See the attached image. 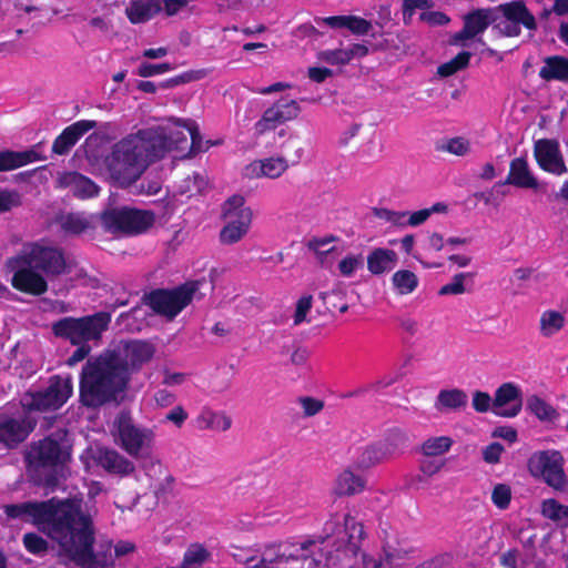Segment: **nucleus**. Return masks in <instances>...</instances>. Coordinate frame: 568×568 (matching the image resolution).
<instances>
[{
	"instance_id": "41",
	"label": "nucleus",
	"mask_w": 568,
	"mask_h": 568,
	"mask_svg": "<svg viewBox=\"0 0 568 568\" xmlns=\"http://www.w3.org/2000/svg\"><path fill=\"white\" fill-rule=\"evenodd\" d=\"M211 558V552L199 542L191 544L184 552L183 567H199Z\"/></svg>"
},
{
	"instance_id": "14",
	"label": "nucleus",
	"mask_w": 568,
	"mask_h": 568,
	"mask_svg": "<svg viewBox=\"0 0 568 568\" xmlns=\"http://www.w3.org/2000/svg\"><path fill=\"white\" fill-rule=\"evenodd\" d=\"M37 422L24 416L16 418L8 414L0 415V450H12L18 448L28 439L36 428Z\"/></svg>"
},
{
	"instance_id": "60",
	"label": "nucleus",
	"mask_w": 568,
	"mask_h": 568,
	"mask_svg": "<svg viewBox=\"0 0 568 568\" xmlns=\"http://www.w3.org/2000/svg\"><path fill=\"white\" fill-rule=\"evenodd\" d=\"M422 459L418 465L419 471L427 477H433L438 474L445 466V460Z\"/></svg>"
},
{
	"instance_id": "23",
	"label": "nucleus",
	"mask_w": 568,
	"mask_h": 568,
	"mask_svg": "<svg viewBox=\"0 0 568 568\" xmlns=\"http://www.w3.org/2000/svg\"><path fill=\"white\" fill-rule=\"evenodd\" d=\"M55 222L61 232L69 236H79L93 229L90 216L84 212H67L57 215Z\"/></svg>"
},
{
	"instance_id": "44",
	"label": "nucleus",
	"mask_w": 568,
	"mask_h": 568,
	"mask_svg": "<svg viewBox=\"0 0 568 568\" xmlns=\"http://www.w3.org/2000/svg\"><path fill=\"white\" fill-rule=\"evenodd\" d=\"M206 186V181L202 174L194 172L187 175L179 185V193L186 194L187 197L200 194Z\"/></svg>"
},
{
	"instance_id": "16",
	"label": "nucleus",
	"mask_w": 568,
	"mask_h": 568,
	"mask_svg": "<svg viewBox=\"0 0 568 568\" xmlns=\"http://www.w3.org/2000/svg\"><path fill=\"white\" fill-rule=\"evenodd\" d=\"M523 408L520 388L511 382L501 384L495 392L493 413L500 417H516Z\"/></svg>"
},
{
	"instance_id": "4",
	"label": "nucleus",
	"mask_w": 568,
	"mask_h": 568,
	"mask_svg": "<svg viewBox=\"0 0 568 568\" xmlns=\"http://www.w3.org/2000/svg\"><path fill=\"white\" fill-rule=\"evenodd\" d=\"M72 443L65 429H58L33 442L24 457L29 474L38 485L55 487L57 475L72 460Z\"/></svg>"
},
{
	"instance_id": "2",
	"label": "nucleus",
	"mask_w": 568,
	"mask_h": 568,
	"mask_svg": "<svg viewBox=\"0 0 568 568\" xmlns=\"http://www.w3.org/2000/svg\"><path fill=\"white\" fill-rule=\"evenodd\" d=\"M162 143L161 138L148 129L122 138L104 160L110 176L120 186L132 185L150 164L161 160Z\"/></svg>"
},
{
	"instance_id": "48",
	"label": "nucleus",
	"mask_w": 568,
	"mask_h": 568,
	"mask_svg": "<svg viewBox=\"0 0 568 568\" xmlns=\"http://www.w3.org/2000/svg\"><path fill=\"white\" fill-rule=\"evenodd\" d=\"M337 241V236L335 235H327L324 237H313L311 239L306 246L308 250L313 251L317 257V260L321 263H324V258L334 251V247H331L328 250H324V246Z\"/></svg>"
},
{
	"instance_id": "52",
	"label": "nucleus",
	"mask_w": 568,
	"mask_h": 568,
	"mask_svg": "<svg viewBox=\"0 0 568 568\" xmlns=\"http://www.w3.org/2000/svg\"><path fill=\"white\" fill-rule=\"evenodd\" d=\"M174 67L169 62L163 63H150V62H142L136 71V74L141 78H150L158 74H162L169 71H172Z\"/></svg>"
},
{
	"instance_id": "53",
	"label": "nucleus",
	"mask_w": 568,
	"mask_h": 568,
	"mask_svg": "<svg viewBox=\"0 0 568 568\" xmlns=\"http://www.w3.org/2000/svg\"><path fill=\"white\" fill-rule=\"evenodd\" d=\"M320 58L332 65H345L351 61L346 49L325 50L321 52Z\"/></svg>"
},
{
	"instance_id": "27",
	"label": "nucleus",
	"mask_w": 568,
	"mask_h": 568,
	"mask_svg": "<svg viewBox=\"0 0 568 568\" xmlns=\"http://www.w3.org/2000/svg\"><path fill=\"white\" fill-rule=\"evenodd\" d=\"M539 77L545 81H559L568 83V58L549 55L544 59Z\"/></svg>"
},
{
	"instance_id": "30",
	"label": "nucleus",
	"mask_w": 568,
	"mask_h": 568,
	"mask_svg": "<svg viewBox=\"0 0 568 568\" xmlns=\"http://www.w3.org/2000/svg\"><path fill=\"white\" fill-rule=\"evenodd\" d=\"M397 254L388 248H375L367 256V268L374 275H381L394 267Z\"/></svg>"
},
{
	"instance_id": "24",
	"label": "nucleus",
	"mask_w": 568,
	"mask_h": 568,
	"mask_svg": "<svg viewBox=\"0 0 568 568\" xmlns=\"http://www.w3.org/2000/svg\"><path fill=\"white\" fill-rule=\"evenodd\" d=\"M162 11V0H131L125 14L132 24L145 23Z\"/></svg>"
},
{
	"instance_id": "36",
	"label": "nucleus",
	"mask_w": 568,
	"mask_h": 568,
	"mask_svg": "<svg viewBox=\"0 0 568 568\" xmlns=\"http://www.w3.org/2000/svg\"><path fill=\"white\" fill-rule=\"evenodd\" d=\"M388 454L387 447L384 445H371L365 447L357 457V466L362 469L371 468L382 463Z\"/></svg>"
},
{
	"instance_id": "57",
	"label": "nucleus",
	"mask_w": 568,
	"mask_h": 568,
	"mask_svg": "<svg viewBox=\"0 0 568 568\" xmlns=\"http://www.w3.org/2000/svg\"><path fill=\"white\" fill-rule=\"evenodd\" d=\"M362 264V255H347L338 263V270L343 276L351 277Z\"/></svg>"
},
{
	"instance_id": "45",
	"label": "nucleus",
	"mask_w": 568,
	"mask_h": 568,
	"mask_svg": "<svg viewBox=\"0 0 568 568\" xmlns=\"http://www.w3.org/2000/svg\"><path fill=\"white\" fill-rule=\"evenodd\" d=\"M474 273L467 272V273H458L454 275L450 283L443 285L438 294L444 295H460L466 292L465 287V281L470 280L473 282Z\"/></svg>"
},
{
	"instance_id": "32",
	"label": "nucleus",
	"mask_w": 568,
	"mask_h": 568,
	"mask_svg": "<svg viewBox=\"0 0 568 568\" xmlns=\"http://www.w3.org/2000/svg\"><path fill=\"white\" fill-rule=\"evenodd\" d=\"M148 130L154 131L163 142L161 159H163L170 151L174 150L182 152L189 148L187 138L182 131H172L168 133L162 126L148 128Z\"/></svg>"
},
{
	"instance_id": "47",
	"label": "nucleus",
	"mask_w": 568,
	"mask_h": 568,
	"mask_svg": "<svg viewBox=\"0 0 568 568\" xmlns=\"http://www.w3.org/2000/svg\"><path fill=\"white\" fill-rule=\"evenodd\" d=\"M185 128L187 129L191 138L187 154L192 156L197 153L207 151L210 148V141H203L197 125L194 122H189L185 123Z\"/></svg>"
},
{
	"instance_id": "58",
	"label": "nucleus",
	"mask_w": 568,
	"mask_h": 568,
	"mask_svg": "<svg viewBox=\"0 0 568 568\" xmlns=\"http://www.w3.org/2000/svg\"><path fill=\"white\" fill-rule=\"evenodd\" d=\"M386 445L392 446L393 448L405 447L409 443L408 434L400 428H392L389 429L386 436Z\"/></svg>"
},
{
	"instance_id": "55",
	"label": "nucleus",
	"mask_w": 568,
	"mask_h": 568,
	"mask_svg": "<svg viewBox=\"0 0 568 568\" xmlns=\"http://www.w3.org/2000/svg\"><path fill=\"white\" fill-rule=\"evenodd\" d=\"M297 400L303 408V414L305 417H313L321 413L324 408V402L312 396H301Z\"/></svg>"
},
{
	"instance_id": "7",
	"label": "nucleus",
	"mask_w": 568,
	"mask_h": 568,
	"mask_svg": "<svg viewBox=\"0 0 568 568\" xmlns=\"http://www.w3.org/2000/svg\"><path fill=\"white\" fill-rule=\"evenodd\" d=\"M111 322V314L98 312L82 317H63L52 324L55 337L69 341L72 345L98 341Z\"/></svg>"
},
{
	"instance_id": "10",
	"label": "nucleus",
	"mask_w": 568,
	"mask_h": 568,
	"mask_svg": "<svg viewBox=\"0 0 568 568\" xmlns=\"http://www.w3.org/2000/svg\"><path fill=\"white\" fill-rule=\"evenodd\" d=\"M73 384L71 376L53 375L48 386L39 390H29L21 399L26 413H48L60 409L71 397Z\"/></svg>"
},
{
	"instance_id": "18",
	"label": "nucleus",
	"mask_w": 568,
	"mask_h": 568,
	"mask_svg": "<svg viewBox=\"0 0 568 568\" xmlns=\"http://www.w3.org/2000/svg\"><path fill=\"white\" fill-rule=\"evenodd\" d=\"M14 270L11 285L17 291L33 296H40L48 291L47 280L33 267L20 265Z\"/></svg>"
},
{
	"instance_id": "46",
	"label": "nucleus",
	"mask_w": 568,
	"mask_h": 568,
	"mask_svg": "<svg viewBox=\"0 0 568 568\" xmlns=\"http://www.w3.org/2000/svg\"><path fill=\"white\" fill-rule=\"evenodd\" d=\"M437 151L447 152L457 156H464L470 151V142L463 136L452 138L445 143L438 145Z\"/></svg>"
},
{
	"instance_id": "29",
	"label": "nucleus",
	"mask_w": 568,
	"mask_h": 568,
	"mask_svg": "<svg viewBox=\"0 0 568 568\" xmlns=\"http://www.w3.org/2000/svg\"><path fill=\"white\" fill-rule=\"evenodd\" d=\"M468 396L465 390L459 388L442 389L439 390L436 400L435 408L445 413L448 410H459L467 406Z\"/></svg>"
},
{
	"instance_id": "21",
	"label": "nucleus",
	"mask_w": 568,
	"mask_h": 568,
	"mask_svg": "<svg viewBox=\"0 0 568 568\" xmlns=\"http://www.w3.org/2000/svg\"><path fill=\"white\" fill-rule=\"evenodd\" d=\"M95 462L98 466L111 475L124 477L135 470L134 464L114 449H99Z\"/></svg>"
},
{
	"instance_id": "9",
	"label": "nucleus",
	"mask_w": 568,
	"mask_h": 568,
	"mask_svg": "<svg viewBox=\"0 0 568 568\" xmlns=\"http://www.w3.org/2000/svg\"><path fill=\"white\" fill-rule=\"evenodd\" d=\"M197 291L199 283L190 281L173 288L152 290L144 294L143 303L155 314L172 321L192 303Z\"/></svg>"
},
{
	"instance_id": "28",
	"label": "nucleus",
	"mask_w": 568,
	"mask_h": 568,
	"mask_svg": "<svg viewBox=\"0 0 568 568\" xmlns=\"http://www.w3.org/2000/svg\"><path fill=\"white\" fill-rule=\"evenodd\" d=\"M39 160L42 158L33 150L21 152L3 150L0 151V172L12 171Z\"/></svg>"
},
{
	"instance_id": "43",
	"label": "nucleus",
	"mask_w": 568,
	"mask_h": 568,
	"mask_svg": "<svg viewBox=\"0 0 568 568\" xmlns=\"http://www.w3.org/2000/svg\"><path fill=\"white\" fill-rule=\"evenodd\" d=\"M392 282L397 292L402 295L410 294L418 285L415 273L408 270H399L392 276Z\"/></svg>"
},
{
	"instance_id": "51",
	"label": "nucleus",
	"mask_w": 568,
	"mask_h": 568,
	"mask_svg": "<svg viewBox=\"0 0 568 568\" xmlns=\"http://www.w3.org/2000/svg\"><path fill=\"white\" fill-rule=\"evenodd\" d=\"M274 106L277 108L285 122L296 119L301 112L300 104L295 100L282 98L274 103Z\"/></svg>"
},
{
	"instance_id": "59",
	"label": "nucleus",
	"mask_w": 568,
	"mask_h": 568,
	"mask_svg": "<svg viewBox=\"0 0 568 568\" xmlns=\"http://www.w3.org/2000/svg\"><path fill=\"white\" fill-rule=\"evenodd\" d=\"M347 29L356 36H364L367 34L372 29L371 21L357 17V16H349L348 18V24Z\"/></svg>"
},
{
	"instance_id": "54",
	"label": "nucleus",
	"mask_w": 568,
	"mask_h": 568,
	"mask_svg": "<svg viewBox=\"0 0 568 568\" xmlns=\"http://www.w3.org/2000/svg\"><path fill=\"white\" fill-rule=\"evenodd\" d=\"M21 205L20 194L16 191L0 187V214Z\"/></svg>"
},
{
	"instance_id": "26",
	"label": "nucleus",
	"mask_w": 568,
	"mask_h": 568,
	"mask_svg": "<svg viewBox=\"0 0 568 568\" xmlns=\"http://www.w3.org/2000/svg\"><path fill=\"white\" fill-rule=\"evenodd\" d=\"M503 184H511L517 187H537V181L531 175L528 163L524 158H516L510 162L509 173Z\"/></svg>"
},
{
	"instance_id": "39",
	"label": "nucleus",
	"mask_w": 568,
	"mask_h": 568,
	"mask_svg": "<svg viewBox=\"0 0 568 568\" xmlns=\"http://www.w3.org/2000/svg\"><path fill=\"white\" fill-rule=\"evenodd\" d=\"M539 323L541 335L550 337L564 327L565 317L560 312L548 310L541 314Z\"/></svg>"
},
{
	"instance_id": "17",
	"label": "nucleus",
	"mask_w": 568,
	"mask_h": 568,
	"mask_svg": "<svg viewBox=\"0 0 568 568\" xmlns=\"http://www.w3.org/2000/svg\"><path fill=\"white\" fill-rule=\"evenodd\" d=\"M535 158L538 165L547 172L560 175L567 171L559 151V144L555 140L542 139L537 141Z\"/></svg>"
},
{
	"instance_id": "56",
	"label": "nucleus",
	"mask_w": 568,
	"mask_h": 568,
	"mask_svg": "<svg viewBox=\"0 0 568 568\" xmlns=\"http://www.w3.org/2000/svg\"><path fill=\"white\" fill-rule=\"evenodd\" d=\"M313 305V296L304 295L296 302V308L294 314V324L300 325L306 320L307 313L311 311Z\"/></svg>"
},
{
	"instance_id": "62",
	"label": "nucleus",
	"mask_w": 568,
	"mask_h": 568,
	"mask_svg": "<svg viewBox=\"0 0 568 568\" xmlns=\"http://www.w3.org/2000/svg\"><path fill=\"white\" fill-rule=\"evenodd\" d=\"M503 452H504V446L498 442H494L484 448L483 459L487 464H497L500 460V456H501Z\"/></svg>"
},
{
	"instance_id": "6",
	"label": "nucleus",
	"mask_w": 568,
	"mask_h": 568,
	"mask_svg": "<svg viewBox=\"0 0 568 568\" xmlns=\"http://www.w3.org/2000/svg\"><path fill=\"white\" fill-rule=\"evenodd\" d=\"M20 265L33 267L47 276H60L70 271L63 250L42 242L24 244L18 255L7 261V266L11 271Z\"/></svg>"
},
{
	"instance_id": "33",
	"label": "nucleus",
	"mask_w": 568,
	"mask_h": 568,
	"mask_svg": "<svg viewBox=\"0 0 568 568\" xmlns=\"http://www.w3.org/2000/svg\"><path fill=\"white\" fill-rule=\"evenodd\" d=\"M365 480L346 469L336 478L334 491L337 496H352L364 490Z\"/></svg>"
},
{
	"instance_id": "20",
	"label": "nucleus",
	"mask_w": 568,
	"mask_h": 568,
	"mask_svg": "<svg viewBox=\"0 0 568 568\" xmlns=\"http://www.w3.org/2000/svg\"><path fill=\"white\" fill-rule=\"evenodd\" d=\"M494 9V17L497 21L499 14H501L508 22H515L527 30H536L537 21L535 16L529 11L526 3L523 0H515L506 3H501Z\"/></svg>"
},
{
	"instance_id": "25",
	"label": "nucleus",
	"mask_w": 568,
	"mask_h": 568,
	"mask_svg": "<svg viewBox=\"0 0 568 568\" xmlns=\"http://www.w3.org/2000/svg\"><path fill=\"white\" fill-rule=\"evenodd\" d=\"M344 529L347 535V542L342 554L345 557L355 559L361 550L362 540L365 537L364 525L356 520L351 514L344 516Z\"/></svg>"
},
{
	"instance_id": "19",
	"label": "nucleus",
	"mask_w": 568,
	"mask_h": 568,
	"mask_svg": "<svg viewBox=\"0 0 568 568\" xmlns=\"http://www.w3.org/2000/svg\"><path fill=\"white\" fill-rule=\"evenodd\" d=\"M94 120H79L62 130L52 143V152L58 155L68 154L78 141L90 130L95 129Z\"/></svg>"
},
{
	"instance_id": "3",
	"label": "nucleus",
	"mask_w": 568,
	"mask_h": 568,
	"mask_svg": "<svg viewBox=\"0 0 568 568\" xmlns=\"http://www.w3.org/2000/svg\"><path fill=\"white\" fill-rule=\"evenodd\" d=\"M3 510L8 518L36 526L58 545L84 513L82 499L58 497L10 504Z\"/></svg>"
},
{
	"instance_id": "40",
	"label": "nucleus",
	"mask_w": 568,
	"mask_h": 568,
	"mask_svg": "<svg viewBox=\"0 0 568 568\" xmlns=\"http://www.w3.org/2000/svg\"><path fill=\"white\" fill-rule=\"evenodd\" d=\"M471 53L469 51H460L449 61L440 64L437 69L438 75L448 78L469 65Z\"/></svg>"
},
{
	"instance_id": "34",
	"label": "nucleus",
	"mask_w": 568,
	"mask_h": 568,
	"mask_svg": "<svg viewBox=\"0 0 568 568\" xmlns=\"http://www.w3.org/2000/svg\"><path fill=\"white\" fill-rule=\"evenodd\" d=\"M526 409L540 422H554L559 416L557 409L538 395L527 398Z\"/></svg>"
},
{
	"instance_id": "64",
	"label": "nucleus",
	"mask_w": 568,
	"mask_h": 568,
	"mask_svg": "<svg viewBox=\"0 0 568 568\" xmlns=\"http://www.w3.org/2000/svg\"><path fill=\"white\" fill-rule=\"evenodd\" d=\"M189 414L183 408V406L178 405L174 406L164 417V422L173 423L178 428H181L182 425L187 419Z\"/></svg>"
},
{
	"instance_id": "13",
	"label": "nucleus",
	"mask_w": 568,
	"mask_h": 568,
	"mask_svg": "<svg viewBox=\"0 0 568 568\" xmlns=\"http://www.w3.org/2000/svg\"><path fill=\"white\" fill-rule=\"evenodd\" d=\"M116 429L121 447L132 457L141 452L150 450L154 440V433L146 427H139L128 413H121L116 418Z\"/></svg>"
},
{
	"instance_id": "8",
	"label": "nucleus",
	"mask_w": 568,
	"mask_h": 568,
	"mask_svg": "<svg viewBox=\"0 0 568 568\" xmlns=\"http://www.w3.org/2000/svg\"><path fill=\"white\" fill-rule=\"evenodd\" d=\"M101 225L106 233L139 235L153 226L155 215L152 211L130 206H111L99 215Z\"/></svg>"
},
{
	"instance_id": "50",
	"label": "nucleus",
	"mask_w": 568,
	"mask_h": 568,
	"mask_svg": "<svg viewBox=\"0 0 568 568\" xmlns=\"http://www.w3.org/2000/svg\"><path fill=\"white\" fill-rule=\"evenodd\" d=\"M491 501L500 510L509 507L511 501V489L507 484H497L491 491Z\"/></svg>"
},
{
	"instance_id": "1",
	"label": "nucleus",
	"mask_w": 568,
	"mask_h": 568,
	"mask_svg": "<svg viewBox=\"0 0 568 568\" xmlns=\"http://www.w3.org/2000/svg\"><path fill=\"white\" fill-rule=\"evenodd\" d=\"M155 354L152 343L142 339L120 341L90 356L79 378V398L88 408L120 403L130 386L132 375L149 363Z\"/></svg>"
},
{
	"instance_id": "38",
	"label": "nucleus",
	"mask_w": 568,
	"mask_h": 568,
	"mask_svg": "<svg viewBox=\"0 0 568 568\" xmlns=\"http://www.w3.org/2000/svg\"><path fill=\"white\" fill-rule=\"evenodd\" d=\"M203 427L216 432H226L232 426V419L224 412L204 410L200 416Z\"/></svg>"
},
{
	"instance_id": "61",
	"label": "nucleus",
	"mask_w": 568,
	"mask_h": 568,
	"mask_svg": "<svg viewBox=\"0 0 568 568\" xmlns=\"http://www.w3.org/2000/svg\"><path fill=\"white\" fill-rule=\"evenodd\" d=\"M493 407V399L486 392L476 390L473 395V408L477 413H486Z\"/></svg>"
},
{
	"instance_id": "63",
	"label": "nucleus",
	"mask_w": 568,
	"mask_h": 568,
	"mask_svg": "<svg viewBox=\"0 0 568 568\" xmlns=\"http://www.w3.org/2000/svg\"><path fill=\"white\" fill-rule=\"evenodd\" d=\"M420 21L428 23L429 26H445L450 19L449 17L440 11H425L419 16Z\"/></svg>"
},
{
	"instance_id": "22",
	"label": "nucleus",
	"mask_w": 568,
	"mask_h": 568,
	"mask_svg": "<svg viewBox=\"0 0 568 568\" xmlns=\"http://www.w3.org/2000/svg\"><path fill=\"white\" fill-rule=\"evenodd\" d=\"M59 186L70 189L75 197L90 199L99 193V186L88 176L79 172H65L58 179Z\"/></svg>"
},
{
	"instance_id": "11",
	"label": "nucleus",
	"mask_w": 568,
	"mask_h": 568,
	"mask_svg": "<svg viewBox=\"0 0 568 568\" xmlns=\"http://www.w3.org/2000/svg\"><path fill=\"white\" fill-rule=\"evenodd\" d=\"M244 204L245 199L242 195H233L224 202L222 215L226 220V223L219 234V240L222 244H235L248 233L253 220V212Z\"/></svg>"
},
{
	"instance_id": "12",
	"label": "nucleus",
	"mask_w": 568,
	"mask_h": 568,
	"mask_svg": "<svg viewBox=\"0 0 568 568\" xmlns=\"http://www.w3.org/2000/svg\"><path fill=\"white\" fill-rule=\"evenodd\" d=\"M565 459L557 449L539 450L528 459V468L534 477H540L549 487L564 491L568 479L564 470Z\"/></svg>"
},
{
	"instance_id": "42",
	"label": "nucleus",
	"mask_w": 568,
	"mask_h": 568,
	"mask_svg": "<svg viewBox=\"0 0 568 568\" xmlns=\"http://www.w3.org/2000/svg\"><path fill=\"white\" fill-rule=\"evenodd\" d=\"M284 122L285 121L281 116L280 111L273 104L264 111L262 118L254 124V130L257 135H263L267 131L276 129Z\"/></svg>"
},
{
	"instance_id": "5",
	"label": "nucleus",
	"mask_w": 568,
	"mask_h": 568,
	"mask_svg": "<svg viewBox=\"0 0 568 568\" xmlns=\"http://www.w3.org/2000/svg\"><path fill=\"white\" fill-rule=\"evenodd\" d=\"M95 531L90 514L83 513L59 544L60 551L81 568H110L112 562L99 559L93 545Z\"/></svg>"
},
{
	"instance_id": "37",
	"label": "nucleus",
	"mask_w": 568,
	"mask_h": 568,
	"mask_svg": "<svg viewBox=\"0 0 568 568\" xmlns=\"http://www.w3.org/2000/svg\"><path fill=\"white\" fill-rule=\"evenodd\" d=\"M541 515L551 521L568 526V506L554 498L542 500Z\"/></svg>"
},
{
	"instance_id": "49",
	"label": "nucleus",
	"mask_w": 568,
	"mask_h": 568,
	"mask_svg": "<svg viewBox=\"0 0 568 568\" xmlns=\"http://www.w3.org/2000/svg\"><path fill=\"white\" fill-rule=\"evenodd\" d=\"M23 546L32 555H42L48 551V541L36 532H27L23 536Z\"/></svg>"
},
{
	"instance_id": "31",
	"label": "nucleus",
	"mask_w": 568,
	"mask_h": 568,
	"mask_svg": "<svg viewBox=\"0 0 568 568\" xmlns=\"http://www.w3.org/2000/svg\"><path fill=\"white\" fill-rule=\"evenodd\" d=\"M248 168L252 169L257 178L276 179L288 169V164L284 158H267L253 162Z\"/></svg>"
},
{
	"instance_id": "35",
	"label": "nucleus",
	"mask_w": 568,
	"mask_h": 568,
	"mask_svg": "<svg viewBox=\"0 0 568 568\" xmlns=\"http://www.w3.org/2000/svg\"><path fill=\"white\" fill-rule=\"evenodd\" d=\"M454 440L450 436H434L425 439L418 452L425 457H438L450 450Z\"/></svg>"
},
{
	"instance_id": "15",
	"label": "nucleus",
	"mask_w": 568,
	"mask_h": 568,
	"mask_svg": "<svg viewBox=\"0 0 568 568\" xmlns=\"http://www.w3.org/2000/svg\"><path fill=\"white\" fill-rule=\"evenodd\" d=\"M463 28L452 37L450 43L454 45H465L467 40L483 34L489 26L496 23L494 9H474L463 17Z\"/></svg>"
}]
</instances>
